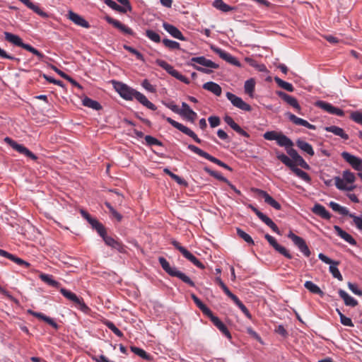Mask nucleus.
I'll return each instance as SVG.
<instances>
[{
    "mask_svg": "<svg viewBox=\"0 0 362 362\" xmlns=\"http://www.w3.org/2000/svg\"><path fill=\"white\" fill-rule=\"evenodd\" d=\"M187 148L189 150H190L192 152L199 155V156L201 157H203L206 159H207L208 160L218 165V166L220 167H222L229 171H232L233 169L232 168H230L228 165H227L226 163H225L224 162L221 161V160L216 158V157H214L212 156L211 155H210L209 153H208L207 152L202 150L201 148H199V147L193 145V144H189L187 146Z\"/></svg>",
    "mask_w": 362,
    "mask_h": 362,
    "instance_id": "obj_5",
    "label": "nucleus"
},
{
    "mask_svg": "<svg viewBox=\"0 0 362 362\" xmlns=\"http://www.w3.org/2000/svg\"><path fill=\"white\" fill-rule=\"evenodd\" d=\"M163 44L167 48L175 50V49H180V45L179 42L168 39V38H163L162 40Z\"/></svg>",
    "mask_w": 362,
    "mask_h": 362,
    "instance_id": "obj_52",
    "label": "nucleus"
},
{
    "mask_svg": "<svg viewBox=\"0 0 362 362\" xmlns=\"http://www.w3.org/2000/svg\"><path fill=\"white\" fill-rule=\"evenodd\" d=\"M214 325L226 337H230V332L228 331L226 325L216 316L214 315L213 313L211 315L208 316Z\"/></svg>",
    "mask_w": 362,
    "mask_h": 362,
    "instance_id": "obj_29",
    "label": "nucleus"
},
{
    "mask_svg": "<svg viewBox=\"0 0 362 362\" xmlns=\"http://www.w3.org/2000/svg\"><path fill=\"white\" fill-rule=\"evenodd\" d=\"M4 37L6 41L11 42L13 45L22 47L24 49L33 53L37 56L40 60H42L45 57L43 53L40 52L30 45L24 43L23 40L17 35L8 32H4Z\"/></svg>",
    "mask_w": 362,
    "mask_h": 362,
    "instance_id": "obj_4",
    "label": "nucleus"
},
{
    "mask_svg": "<svg viewBox=\"0 0 362 362\" xmlns=\"http://www.w3.org/2000/svg\"><path fill=\"white\" fill-rule=\"evenodd\" d=\"M347 285L348 288L353 293L358 296H362V290L360 289L356 284L348 282Z\"/></svg>",
    "mask_w": 362,
    "mask_h": 362,
    "instance_id": "obj_62",
    "label": "nucleus"
},
{
    "mask_svg": "<svg viewBox=\"0 0 362 362\" xmlns=\"http://www.w3.org/2000/svg\"><path fill=\"white\" fill-rule=\"evenodd\" d=\"M287 236L305 257H309L310 256L311 252L303 238L294 234L292 231H290Z\"/></svg>",
    "mask_w": 362,
    "mask_h": 362,
    "instance_id": "obj_9",
    "label": "nucleus"
},
{
    "mask_svg": "<svg viewBox=\"0 0 362 362\" xmlns=\"http://www.w3.org/2000/svg\"><path fill=\"white\" fill-rule=\"evenodd\" d=\"M104 18L109 24H111L115 28H117L120 32H122L124 35H130V36H133V37H134L136 35V33L131 28L122 23L119 21L116 20L109 16H105Z\"/></svg>",
    "mask_w": 362,
    "mask_h": 362,
    "instance_id": "obj_12",
    "label": "nucleus"
},
{
    "mask_svg": "<svg viewBox=\"0 0 362 362\" xmlns=\"http://www.w3.org/2000/svg\"><path fill=\"white\" fill-rule=\"evenodd\" d=\"M280 132L276 131H267L263 134L264 139L268 141H277Z\"/></svg>",
    "mask_w": 362,
    "mask_h": 362,
    "instance_id": "obj_59",
    "label": "nucleus"
},
{
    "mask_svg": "<svg viewBox=\"0 0 362 362\" xmlns=\"http://www.w3.org/2000/svg\"><path fill=\"white\" fill-rule=\"evenodd\" d=\"M204 170L209 175L212 176L213 177L216 178L219 181L224 182L225 183L229 182V180L226 177L223 176L220 173L213 170L210 169L209 167H204Z\"/></svg>",
    "mask_w": 362,
    "mask_h": 362,
    "instance_id": "obj_44",
    "label": "nucleus"
},
{
    "mask_svg": "<svg viewBox=\"0 0 362 362\" xmlns=\"http://www.w3.org/2000/svg\"><path fill=\"white\" fill-rule=\"evenodd\" d=\"M340 322L344 326L350 327H353L354 326L351 319L350 317L345 316L344 315H341Z\"/></svg>",
    "mask_w": 362,
    "mask_h": 362,
    "instance_id": "obj_64",
    "label": "nucleus"
},
{
    "mask_svg": "<svg viewBox=\"0 0 362 362\" xmlns=\"http://www.w3.org/2000/svg\"><path fill=\"white\" fill-rule=\"evenodd\" d=\"M286 115L290 119V121L296 125L303 126L312 130L316 129V127L315 125L310 124L307 120L298 117L289 112L286 113Z\"/></svg>",
    "mask_w": 362,
    "mask_h": 362,
    "instance_id": "obj_22",
    "label": "nucleus"
},
{
    "mask_svg": "<svg viewBox=\"0 0 362 362\" xmlns=\"http://www.w3.org/2000/svg\"><path fill=\"white\" fill-rule=\"evenodd\" d=\"M226 96L227 99L230 101L231 104L237 108L246 112H250L252 110V107L249 104L235 94L227 92Z\"/></svg>",
    "mask_w": 362,
    "mask_h": 362,
    "instance_id": "obj_11",
    "label": "nucleus"
},
{
    "mask_svg": "<svg viewBox=\"0 0 362 362\" xmlns=\"http://www.w3.org/2000/svg\"><path fill=\"white\" fill-rule=\"evenodd\" d=\"M100 236L103 238L105 245L110 247L112 249H115L120 253L126 252L125 245L118 239H115L111 236H108L105 229L103 230V235Z\"/></svg>",
    "mask_w": 362,
    "mask_h": 362,
    "instance_id": "obj_10",
    "label": "nucleus"
},
{
    "mask_svg": "<svg viewBox=\"0 0 362 362\" xmlns=\"http://www.w3.org/2000/svg\"><path fill=\"white\" fill-rule=\"evenodd\" d=\"M304 287L313 294H317L321 297H323L325 295L321 288L311 281H306L304 284Z\"/></svg>",
    "mask_w": 362,
    "mask_h": 362,
    "instance_id": "obj_39",
    "label": "nucleus"
},
{
    "mask_svg": "<svg viewBox=\"0 0 362 362\" xmlns=\"http://www.w3.org/2000/svg\"><path fill=\"white\" fill-rule=\"evenodd\" d=\"M296 146L303 152L306 153L310 156H314L315 151L313 146L305 141L298 139L296 141Z\"/></svg>",
    "mask_w": 362,
    "mask_h": 362,
    "instance_id": "obj_34",
    "label": "nucleus"
},
{
    "mask_svg": "<svg viewBox=\"0 0 362 362\" xmlns=\"http://www.w3.org/2000/svg\"><path fill=\"white\" fill-rule=\"evenodd\" d=\"M170 243L182 255V256L199 269H204V265L193 254L182 246L179 242L173 239Z\"/></svg>",
    "mask_w": 362,
    "mask_h": 362,
    "instance_id": "obj_6",
    "label": "nucleus"
},
{
    "mask_svg": "<svg viewBox=\"0 0 362 362\" xmlns=\"http://www.w3.org/2000/svg\"><path fill=\"white\" fill-rule=\"evenodd\" d=\"M236 233L237 235L244 240L249 245H254L255 243L252 237L247 234L246 232H245L243 230H242L240 228H236Z\"/></svg>",
    "mask_w": 362,
    "mask_h": 362,
    "instance_id": "obj_47",
    "label": "nucleus"
},
{
    "mask_svg": "<svg viewBox=\"0 0 362 362\" xmlns=\"http://www.w3.org/2000/svg\"><path fill=\"white\" fill-rule=\"evenodd\" d=\"M350 118L356 123L362 125V112L359 111L352 112Z\"/></svg>",
    "mask_w": 362,
    "mask_h": 362,
    "instance_id": "obj_61",
    "label": "nucleus"
},
{
    "mask_svg": "<svg viewBox=\"0 0 362 362\" xmlns=\"http://www.w3.org/2000/svg\"><path fill=\"white\" fill-rule=\"evenodd\" d=\"M92 228L95 230L99 235H103V230L105 229L104 226L100 223L97 219L93 218L90 222H89Z\"/></svg>",
    "mask_w": 362,
    "mask_h": 362,
    "instance_id": "obj_54",
    "label": "nucleus"
},
{
    "mask_svg": "<svg viewBox=\"0 0 362 362\" xmlns=\"http://www.w3.org/2000/svg\"><path fill=\"white\" fill-rule=\"evenodd\" d=\"M341 157L354 169L359 172H362V159L347 151H343L341 153Z\"/></svg>",
    "mask_w": 362,
    "mask_h": 362,
    "instance_id": "obj_14",
    "label": "nucleus"
},
{
    "mask_svg": "<svg viewBox=\"0 0 362 362\" xmlns=\"http://www.w3.org/2000/svg\"><path fill=\"white\" fill-rule=\"evenodd\" d=\"M257 191L258 194L264 199L265 203L276 210H280L281 209V204L272 197L266 191L262 189H257Z\"/></svg>",
    "mask_w": 362,
    "mask_h": 362,
    "instance_id": "obj_25",
    "label": "nucleus"
},
{
    "mask_svg": "<svg viewBox=\"0 0 362 362\" xmlns=\"http://www.w3.org/2000/svg\"><path fill=\"white\" fill-rule=\"evenodd\" d=\"M213 6L224 13L235 10V7L228 5L223 0H214L213 2Z\"/></svg>",
    "mask_w": 362,
    "mask_h": 362,
    "instance_id": "obj_37",
    "label": "nucleus"
},
{
    "mask_svg": "<svg viewBox=\"0 0 362 362\" xmlns=\"http://www.w3.org/2000/svg\"><path fill=\"white\" fill-rule=\"evenodd\" d=\"M337 266L338 264H335L334 263H333V264L329 265V271L334 278L337 279L339 281H342L343 276L340 271L337 268Z\"/></svg>",
    "mask_w": 362,
    "mask_h": 362,
    "instance_id": "obj_55",
    "label": "nucleus"
},
{
    "mask_svg": "<svg viewBox=\"0 0 362 362\" xmlns=\"http://www.w3.org/2000/svg\"><path fill=\"white\" fill-rule=\"evenodd\" d=\"M104 3L111 8L112 10L118 11L122 13H127L129 10L127 9V8L118 5L115 1L113 0H104Z\"/></svg>",
    "mask_w": 362,
    "mask_h": 362,
    "instance_id": "obj_42",
    "label": "nucleus"
},
{
    "mask_svg": "<svg viewBox=\"0 0 362 362\" xmlns=\"http://www.w3.org/2000/svg\"><path fill=\"white\" fill-rule=\"evenodd\" d=\"M130 349H131V351L134 354H135L137 356H140L141 358L146 359V360H150L151 356L144 349H141L139 347H137V346H132L130 347Z\"/></svg>",
    "mask_w": 362,
    "mask_h": 362,
    "instance_id": "obj_53",
    "label": "nucleus"
},
{
    "mask_svg": "<svg viewBox=\"0 0 362 362\" xmlns=\"http://www.w3.org/2000/svg\"><path fill=\"white\" fill-rule=\"evenodd\" d=\"M215 281L219 285V286L222 288L227 296L230 298L231 296H233V293L229 290V288L220 277H216Z\"/></svg>",
    "mask_w": 362,
    "mask_h": 362,
    "instance_id": "obj_60",
    "label": "nucleus"
},
{
    "mask_svg": "<svg viewBox=\"0 0 362 362\" xmlns=\"http://www.w3.org/2000/svg\"><path fill=\"white\" fill-rule=\"evenodd\" d=\"M276 156L280 161H281L285 165L288 167L291 170H292L296 166L293 161L284 153L276 151Z\"/></svg>",
    "mask_w": 362,
    "mask_h": 362,
    "instance_id": "obj_40",
    "label": "nucleus"
},
{
    "mask_svg": "<svg viewBox=\"0 0 362 362\" xmlns=\"http://www.w3.org/2000/svg\"><path fill=\"white\" fill-rule=\"evenodd\" d=\"M144 139H145L146 145H148L149 146H154V145L159 146H163V142H161L160 140H158V139H156L151 135L145 136Z\"/></svg>",
    "mask_w": 362,
    "mask_h": 362,
    "instance_id": "obj_58",
    "label": "nucleus"
},
{
    "mask_svg": "<svg viewBox=\"0 0 362 362\" xmlns=\"http://www.w3.org/2000/svg\"><path fill=\"white\" fill-rule=\"evenodd\" d=\"M329 206L332 208L333 211L338 212L341 215L348 216L350 218H353L354 222V217H358V216H356L354 214L350 213V211L346 207L342 206L335 202H330Z\"/></svg>",
    "mask_w": 362,
    "mask_h": 362,
    "instance_id": "obj_27",
    "label": "nucleus"
},
{
    "mask_svg": "<svg viewBox=\"0 0 362 362\" xmlns=\"http://www.w3.org/2000/svg\"><path fill=\"white\" fill-rule=\"evenodd\" d=\"M264 238L270 244V245H272L276 252H278L287 259H292L293 257L291 255V253L284 246L279 245L273 236L267 233L264 235Z\"/></svg>",
    "mask_w": 362,
    "mask_h": 362,
    "instance_id": "obj_15",
    "label": "nucleus"
},
{
    "mask_svg": "<svg viewBox=\"0 0 362 362\" xmlns=\"http://www.w3.org/2000/svg\"><path fill=\"white\" fill-rule=\"evenodd\" d=\"M105 325L108 329H110L117 337H123L124 334H123L122 332L120 329H119L112 322L107 320L105 322Z\"/></svg>",
    "mask_w": 362,
    "mask_h": 362,
    "instance_id": "obj_56",
    "label": "nucleus"
},
{
    "mask_svg": "<svg viewBox=\"0 0 362 362\" xmlns=\"http://www.w3.org/2000/svg\"><path fill=\"white\" fill-rule=\"evenodd\" d=\"M274 81L276 84L283 89L288 92H293L294 90V87L291 83L286 82L277 76L274 78Z\"/></svg>",
    "mask_w": 362,
    "mask_h": 362,
    "instance_id": "obj_48",
    "label": "nucleus"
},
{
    "mask_svg": "<svg viewBox=\"0 0 362 362\" xmlns=\"http://www.w3.org/2000/svg\"><path fill=\"white\" fill-rule=\"evenodd\" d=\"M81 102L83 106L91 108L94 110H100L103 108L102 105L98 101L87 96H84Z\"/></svg>",
    "mask_w": 362,
    "mask_h": 362,
    "instance_id": "obj_36",
    "label": "nucleus"
},
{
    "mask_svg": "<svg viewBox=\"0 0 362 362\" xmlns=\"http://www.w3.org/2000/svg\"><path fill=\"white\" fill-rule=\"evenodd\" d=\"M112 84L116 92L121 98L126 100L136 99L139 103L151 110H156V106L148 100V98L139 91L120 81H112Z\"/></svg>",
    "mask_w": 362,
    "mask_h": 362,
    "instance_id": "obj_1",
    "label": "nucleus"
},
{
    "mask_svg": "<svg viewBox=\"0 0 362 362\" xmlns=\"http://www.w3.org/2000/svg\"><path fill=\"white\" fill-rule=\"evenodd\" d=\"M203 88L210 91L216 96H220L222 93L221 87L218 83L213 81H209L204 83Z\"/></svg>",
    "mask_w": 362,
    "mask_h": 362,
    "instance_id": "obj_32",
    "label": "nucleus"
},
{
    "mask_svg": "<svg viewBox=\"0 0 362 362\" xmlns=\"http://www.w3.org/2000/svg\"><path fill=\"white\" fill-rule=\"evenodd\" d=\"M318 258L321 261L325 262V264H328L329 265L333 264V263H334L335 264H339V262L338 261L332 260V259H330L329 257H328L327 256H326L323 253H320L318 255Z\"/></svg>",
    "mask_w": 362,
    "mask_h": 362,
    "instance_id": "obj_63",
    "label": "nucleus"
},
{
    "mask_svg": "<svg viewBox=\"0 0 362 362\" xmlns=\"http://www.w3.org/2000/svg\"><path fill=\"white\" fill-rule=\"evenodd\" d=\"M123 48L125 50L132 53V54L135 55L136 58L138 60H139L142 62H145V58H144V55L140 52H139L137 49L134 48L133 47L129 46L127 45H124Z\"/></svg>",
    "mask_w": 362,
    "mask_h": 362,
    "instance_id": "obj_51",
    "label": "nucleus"
},
{
    "mask_svg": "<svg viewBox=\"0 0 362 362\" xmlns=\"http://www.w3.org/2000/svg\"><path fill=\"white\" fill-rule=\"evenodd\" d=\"M158 262L162 269L170 276L177 277L191 287H194V282L185 273L178 270L175 267H171L170 263L163 257H158Z\"/></svg>",
    "mask_w": 362,
    "mask_h": 362,
    "instance_id": "obj_2",
    "label": "nucleus"
},
{
    "mask_svg": "<svg viewBox=\"0 0 362 362\" xmlns=\"http://www.w3.org/2000/svg\"><path fill=\"white\" fill-rule=\"evenodd\" d=\"M255 88V81L251 78L247 80L244 84V90L245 93L248 94L250 97L253 96V93Z\"/></svg>",
    "mask_w": 362,
    "mask_h": 362,
    "instance_id": "obj_43",
    "label": "nucleus"
},
{
    "mask_svg": "<svg viewBox=\"0 0 362 362\" xmlns=\"http://www.w3.org/2000/svg\"><path fill=\"white\" fill-rule=\"evenodd\" d=\"M188 65L192 66L197 71L206 74H210L213 72L210 69L218 68V64L203 56L192 57L191 62L188 63Z\"/></svg>",
    "mask_w": 362,
    "mask_h": 362,
    "instance_id": "obj_3",
    "label": "nucleus"
},
{
    "mask_svg": "<svg viewBox=\"0 0 362 362\" xmlns=\"http://www.w3.org/2000/svg\"><path fill=\"white\" fill-rule=\"evenodd\" d=\"M40 279L43 282L46 283L47 284H48L49 286H51L52 287L59 288V286H60L59 282H58L57 281L54 280L53 279V276L52 275H50V274H40Z\"/></svg>",
    "mask_w": 362,
    "mask_h": 362,
    "instance_id": "obj_41",
    "label": "nucleus"
},
{
    "mask_svg": "<svg viewBox=\"0 0 362 362\" xmlns=\"http://www.w3.org/2000/svg\"><path fill=\"white\" fill-rule=\"evenodd\" d=\"M4 141L19 153L24 155L33 160H36L37 159V156L32 151H30L28 148L22 144H18L11 138L6 136L4 138Z\"/></svg>",
    "mask_w": 362,
    "mask_h": 362,
    "instance_id": "obj_7",
    "label": "nucleus"
},
{
    "mask_svg": "<svg viewBox=\"0 0 362 362\" xmlns=\"http://www.w3.org/2000/svg\"><path fill=\"white\" fill-rule=\"evenodd\" d=\"M156 64L161 68H163L167 73H168L170 75L175 78L176 79L182 81V77L184 75L180 74L177 70L174 69V67L166 62L164 60L158 59L156 61Z\"/></svg>",
    "mask_w": 362,
    "mask_h": 362,
    "instance_id": "obj_16",
    "label": "nucleus"
},
{
    "mask_svg": "<svg viewBox=\"0 0 362 362\" xmlns=\"http://www.w3.org/2000/svg\"><path fill=\"white\" fill-rule=\"evenodd\" d=\"M267 226H269L274 233L280 234L279 229L276 223L267 216L264 215L261 219Z\"/></svg>",
    "mask_w": 362,
    "mask_h": 362,
    "instance_id": "obj_50",
    "label": "nucleus"
},
{
    "mask_svg": "<svg viewBox=\"0 0 362 362\" xmlns=\"http://www.w3.org/2000/svg\"><path fill=\"white\" fill-rule=\"evenodd\" d=\"M291 170L299 178H300L301 180H304L305 182H306L308 183H310L311 178H310V175L306 172H305L303 170L297 168L296 166H295Z\"/></svg>",
    "mask_w": 362,
    "mask_h": 362,
    "instance_id": "obj_46",
    "label": "nucleus"
},
{
    "mask_svg": "<svg viewBox=\"0 0 362 362\" xmlns=\"http://www.w3.org/2000/svg\"><path fill=\"white\" fill-rule=\"evenodd\" d=\"M338 294L344 302V304L346 306L354 308L358 305V300H356L354 298L349 295L348 293H346L343 289H339L338 290Z\"/></svg>",
    "mask_w": 362,
    "mask_h": 362,
    "instance_id": "obj_31",
    "label": "nucleus"
},
{
    "mask_svg": "<svg viewBox=\"0 0 362 362\" xmlns=\"http://www.w3.org/2000/svg\"><path fill=\"white\" fill-rule=\"evenodd\" d=\"M276 94L281 99L293 107L294 109L297 110L298 111L300 110V106L296 98L289 95L285 92L281 90L277 91Z\"/></svg>",
    "mask_w": 362,
    "mask_h": 362,
    "instance_id": "obj_21",
    "label": "nucleus"
},
{
    "mask_svg": "<svg viewBox=\"0 0 362 362\" xmlns=\"http://www.w3.org/2000/svg\"><path fill=\"white\" fill-rule=\"evenodd\" d=\"M179 115L191 123H194L197 117V112L191 109L189 105L185 102L182 103V108L180 109Z\"/></svg>",
    "mask_w": 362,
    "mask_h": 362,
    "instance_id": "obj_17",
    "label": "nucleus"
},
{
    "mask_svg": "<svg viewBox=\"0 0 362 362\" xmlns=\"http://www.w3.org/2000/svg\"><path fill=\"white\" fill-rule=\"evenodd\" d=\"M342 177L347 183L353 184L356 180V176L354 173L349 170H346L342 173Z\"/></svg>",
    "mask_w": 362,
    "mask_h": 362,
    "instance_id": "obj_57",
    "label": "nucleus"
},
{
    "mask_svg": "<svg viewBox=\"0 0 362 362\" xmlns=\"http://www.w3.org/2000/svg\"><path fill=\"white\" fill-rule=\"evenodd\" d=\"M60 293L68 300L76 303H79V297H78L74 293L64 288H60Z\"/></svg>",
    "mask_w": 362,
    "mask_h": 362,
    "instance_id": "obj_45",
    "label": "nucleus"
},
{
    "mask_svg": "<svg viewBox=\"0 0 362 362\" xmlns=\"http://www.w3.org/2000/svg\"><path fill=\"white\" fill-rule=\"evenodd\" d=\"M67 17L74 24L78 26L84 28H89L90 27L89 23L83 17L72 11L68 12Z\"/></svg>",
    "mask_w": 362,
    "mask_h": 362,
    "instance_id": "obj_19",
    "label": "nucleus"
},
{
    "mask_svg": "<svg viewBox=\"0 0 362 362\" xmlns=\"http://www.w3.org/2000/svg\"><path fill=\"white\" fill-rule=\"evenodd\" d=\"M224 121L231 129H233L235 132H237L240 135L246 138L250 137V134L243 129H242L237 123H235L230 116H225Z\"/></svg>",
    "mask_w": 362,
    "mask_h": 362,
    "instance_id": "obj_23",
    "label": "nucleus"
},
{
    "mask_svg": "<svg viewBox=\"0 0 362 362\" xmlns=\"http://www.w3.org/2000/svg\"><path fill=\"white\" fill-rule=\"evenodd\" d=\"M163 117L173 127L176 128L183 134L187 135L188 136L191 137L195 142L200 144L202 142V140L197 136V135L189 128L183 125L182 124L173 119L170 117H167L163 115Z\"/></svg>",
    "mask_w": 362,
    "mask_h": 362,
    "instance_id": "obj_8",
    "label": "nucleus"
},
{
    "mask_svg": "<svg viewBox=\"0 0 362 362\" xmlns=\"http://www.w3.org/2000/svg\"><path fill=\"white\" fill-rule=\"evenodd\" d=\"M318 107L324 110L325 111L327 112L329 114L337 115L339 117H342L344 115V111L338 108L337 107H334L331 103L320 100L317 103Z\"/></svg>",
    "mask_w": 362,
    "mask_h": 362,
    "instance_id": "obj_18",
    "label": "nucleus"
},
{
    "mask_svg": "<svg viewBox=\"0 0 362 362\" xmlns=\"http://www.w3.org/2000/svg\"><path fill=\"white\" fill-rule=\"evenodd\" d=\"M191 297L196 305L202 311L207 317L211 315L212 311L195 294H192Z\"/></svg>",
    "mask_w": 362,
    "mask_h": 362,
    "instance_id": "obj_38",
    "label": "nucleus"
},
{
    "mask_svg": "<svg viewBox=\"0 0 362 362\" xmlns=\"http://www.w3.org/2000/svg\"><path fill=\"white\" fill-rule=\"evenodd\" d=\"M145 35L151 41L155 43H160L162 41L160 35L153 30H146Z\"/></svg>",
    "mask_w": 362,
    "mask_h": 362,
    "instance_id": "obj_49",
    "label": "nucleus"
},
{
    "mask_svg": "<svg viewBox=\"0 0 362 362\" xmlns=\"http://www.w3.org/2000/svg\"><path fill=\"white\" fill-rule=\"evenodd\" d=\"M287 153L301 168L306 170L310 169L309 165L305 162L303 158L298 153L296 150L293 148L287 149Z\"/></svg>",
    "mask_w": 362,
    "mask_h": 362,
    "instance_id": "obj_24",
    "label": "nucleus"
},
{
    "mask_svg": "<svg viewBox=\"0 0 362 362\" xmlns=\"http://www.w3.org/2000/svg\"><path fill=\"white\" fill-rule=\"evenodd\" d=\"M276 144L281 147H284L286 150L292 148L293 146L292 140L281 132L278 136Z\"/></svg>",
    "mask_w": 362,
    "mask_h": 362,
    "instance_id": "obj_35",
    "label": "nucleus"
},
{
    "mask_svg": "<svg viewBox=\"0 0 362 362\" xmlns=\"http://www.w3.org/2000/svg\"><path fill=\"white\" fill-rule=\"evenodd\" d=\"M325 130L328 132H332L334 135L338 136L344 140L349 139V135L345 133L344 129L339 127L332 125L325 127Z\"/></svg>",
    "mask_w": 362,
    "mask_h": 362,
    "instance_id": "obj_33",
    "label": "nucleus"
},
{
    "mask_svg": "<svg viewBox=\"0 0 362 362\" xmlns=\"http://www.w3.org/2000/svg\"><path fill=\"white\" fill-rule=\"evenodd\" d=\"M163 28L168 32L173 37L180 40L185 41L186 37L183 35L182 32L175 25L168 23L164 22L163 23Z\"/></svg>",
    "mask_w": 362,
    "mask_h": 362,
    "instance_id": "obj_20",
    "label": "nucleus"
},
{
    "mask_svg": "<svg viewBox=\"0 0 362 362\" xmlns=\"http://www.w3.org/2000/svg\"><path fill=\"white\" fill-rule=\"evenodd\" d=\"M334 230L337 235L344 241L349 243L351 245H356L357 243L356 240L350 234L344 230L340 226L337 225L334 226Z\"/></svg>",
    "mask_w": 362,
    "mask_h": 362,
    "instance_id": "obj_26",
    "label": "nucleus"
},
{
    "mask_svg": "<svg viewBox=\"0 0 362 362\" xmlns=\"http://www.w3.org/2000/svg\"><path fill=\"white\" fill-rule=\"evenodd\" d=\"M211 49L212 51H214L215 53L218 54V56L227 62L228 63L233 64L234 66H236L238 67L241 66V63L235 58V57L232 56L230 53L226 52L225 50L216 47L214 45L211 46Z\"/></svg>",
    "mask_w": 362,
    "mask_h": 362,
    "instance_id": "obj_13",
    "label": "nucleus"
},
{
    "mask_svg": "<svg viewBox=\"0 0 362 362\" xmlns=\"http://www.w3.org/2000/svg\"><path fill=\"white\" fill-rule=\"evenodd\" d=\"M312 211L315 214L319 216L320 217L325 220H329L332 216L330 213L326 209V208L318 203L315 204L313 206Z\"/></svg>",
    "mask_w": 362,
    "mask_h": 362,
    "instance_id": "obj_30",
    "label": "nucleus"
},
{
    "mask_svg": "<svg viewBox=\"0 0 362 362\" xmlns=\"http://www.w3.org/2000/svg\"><path fill=\"white\" fill-rule=\"evenodd\" d=\"M28 313H30V315H32L33 316L45 321V322H47L48 325L52 326L56 330L58 329L59 325L52 318L44 315L42 313L35 312L32 310H28Z\"/></svg>",
    "mask_w": 362,
    "mask_h": 362,
    "instance_id": "obj_28",
    "label": "nucleus"
}]
</instances>
